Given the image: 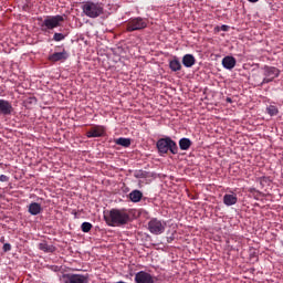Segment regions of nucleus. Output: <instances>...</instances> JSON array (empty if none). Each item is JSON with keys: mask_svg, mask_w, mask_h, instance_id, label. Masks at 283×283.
<instances>
[{"mask_svg": "<svg viewBox=\"0 0 283 283\" xmlns=\"http://www.w3.org/2000/svg\"><path fill=\"white\" fill-rule=\"evenodd\" d=\"M108 227H123L129 222V212L126 209H112L104 214Z\"/></svg>", "mask_w": 283, "mask_h": 283, "instance_id": "1", "label": "nucleus"}, {"mask_svg": "<svg viewBox=\"0 0 283 283\" xmlns=\"http://www.w3.org/2000/svg\"><path fill=\"white\" fill-rule=\"evenodd\" d=\"M82 12L88 19H98L105 13V6L101 2L87 1L83 3Z\"/></svg>", "mask_w": 283, "mask_h": 283, "instance_id": "2", "label": "nucleus"}, {"mask_svg": "<svg viewBox=\"0 0 283 283\" xmlns=\"http://www.w3.org/2000/svg\"><path fill=\"white\" fill-rule=\"evenodd\" d=\"M156 147H157L160 156H163L165 154H169V151L174 156H176V154H178V144H176V142L174 139H171V137H164V138L158 139L156 143Z\"/></svg>", "mask_w": 283, "mask_h": 283, "instance_id": "3", "label": "nucleus"}, {"mask_svg": "<svg viewBox=\"0 0 283 283\" xmlns=\"http://www.w3.org/2000/svg\"><path fill=\"white\" fill-rule=\"evenodd\" d=\"M65 21V18L61 14L57 15H46L45 19L40 24L42 32H50L55 28H61V24Z\"/></svg>", "mask_w": 283, "mask_h": 283, "instance_id": "4", "label": "nucleus"}, {"mask_svg": "<svg viewBox=\"0 0 283 283\" xmlns=\"http://www.w3.org/2000/svg\"><path fill=\"white\" fill-rule=\"evenodd\" d=\"M147 19L145 18H130L127 22H126V32H136V31H140V30H145V28H147Z\"/></svg>", "mask_w": 283, "mask_h": 283, "instance_id": "5", "label": "nucleus"}, {"mask_svg": "<svg viewBox=\"0 0 283 283\" xmlns=\"http://www.w3.org/2000/svg\"><path fill=\"white\" fill-rule=\"evenodd\" d=\"M165 229H167V223L163 220L153 218L148 222V231H150L153 235H161V233H165Z\"/></svg>", "mask_w": 283, "mask_h": 283, "instance_id": "6", "label": "nucleus"}, {"mask_svg": "<svg viewBox=\"0 0 283 283\" xmlns=\"http://www.w3.org/2000/svg\"><path fill=\"white\" fill-rule=\"evenodd\" d=\"M263 81L261 83V85H265L266 83H273V81H275V78H277V76H280V69L275 67V66H269L265 65L263 67Z\"/></svg>", "mask_w": 283, "mask_h": 283, "instance_id": "7", "label": "nucleus"}, {"mask_svg": "<svg viewBox=\"0 0 283 283\" xmlns=\"http://www.w3.org/2000/svg\"><path fill=\"white\" fill-rule=\"evenodd\" d=\"M64 283H90V279L83 274H63Z\"/></svg>", "mask_w": 283, "mask_h": 283, "instance_id": "8", "label": "nucleus"}, {"mask_svg": "<svg viewBox=\"0 0 283 283\" xmlns=\"http://www.w3.org/2000/svg\"><path fill=\"white\" fill-rule=\"evenodd\" d=\"M70 59V54L65 49L62 50V52H54L51 55H49V61L51 63H59V61H67Z\"/></svg>", "mask_w": 283, "mask_h": 283, "instance_id": "9", "label": "nucleus"}, {"mask_svg": "<svg viewBox=\"0 0 283 283\" xmlns=\"http://www.w3.org/2000/svg\"><path fill=\"white\" fill-rule=\"evenodd\" d=\"M136 283H154V276L146 271H139L135 274Z\"/></svg>", "mask_w": 283, "mask_h": 283, "instance_id": "10", "label": "nucleus"}, {"mask_svg": "<svg viewBox=\"0 0 283 283\" xmlns=\"http://www.w3.org/2000/svg\"><path fill=\"white\" fill-rule=\"evenodd\" d=\"M12 112H14L12 103L8 102L7 99H0V114L3 116H10Z\"/></svg>", "mask_w": 283, "mask_h": 283, "instance_id": "11", "label": "nucleus"}, {"mask_svg": "<svg viewBox=\"0 0 283 283\" xmlns=\"http://www.w3.org/2000/svg\"><path fill=\"white\" fill-rule=\"evenodd\" d=\"M105 135V128L103 126H94L87 133V138H101Z\"/></svg>", "mask_w": 283, "mask_h": 283, "instance_id": "12", "label": "nucleus"}, {"mask_svg": "<svg viewBox=\"0 0 283 283\" xmlns=\"http://www.w3.org/2000/svg\"><path fill=\"white\" fill-rule=\"evenodd\" d=\"M223 205H226V207H233V205H238V195L235 192L226 193L223 196Z\"/></svg>", "mask_w": 283, "mask_h": 283, "instance_id": "13", "label": "nucleus"}, {"mask_svg": "<svg viewBox=\"0 0 283 283\" xmlns=\"http://www.w3.org/2000/svg\"><path fill=\"white\" fill-rule=\"evenodd\" d=\"M28 211L31 216H39L43 212V207H41V203L39 202H31L28 206Z\"/></svg>", "mask_w": 283, "mask_h": 283, "instance_id": "14", "label": "nucleus"}, {"mask_svg": "<svg viewBox=\"0 0 283 283\" xmlns=\"http://www.w3.org/2000/svg\"><path fill=\"white\" fill-rule=\"evenodd\" d=\"M235 57L233 56H226L222 59V65L226 70H233V67H235Z\"/></svg>", "mask_w": 283, "mask_h": 283, "instance_id": "15", "label": "nucleus"}, {"mask_svg": "<svg viewBox=\"0 0 283 283\" xmlns=\"http://www.w3.org/2000/svg\"><path fill=\"white\" fill-rule=\"evenodd\" d=\"M182 65L185 67H193L196 65V57L193 54H186L182 56Z\"/></svg>", "mask_w": 283, "mask_h": 283, "instance_id": "16", "label": "nucleus"}, {"mask_svg": "<svg viewBox=\"0 0 283 283\" xmlns=\"http://www.w3.org/2000/svg\"><path fill=\"white\" fill-rule=\"evenodd\" d=\"M169 67L171 72H180V70H182V64L177 56H174V59L169 61Z\"/></svg>", "mask_w": 283, "mask_h": 283, "instance_id": "17", "label": "nucleus"}, {"mask_svg": "<svg viewBox=\"0 0 283 283\" xmlns=\"http://www.w3.org/2000/svg\"><path fill=\"white\" fill-rule=\"evenodd\" d=\"M193 143L191 142V139L184 137L179 140V148L181 149V151H188V149L191 148V145Z\"/></svg>", "mask_w": 283, "mask_h": 283, "instance_id": "18", "label": "nucleus"}, {"mask_svg": "<svg viewBox=\"0 0 283 283\" xmlns=\"http://www.w3.org/2000/svg\"><path fill=\"white\" fill-rule=\"evenodd\" d=\"M129 200L132 202H140L143 200V192L140 190H133L129 193Z\"/></svg>", "mask_w": 283, "mask_h": 283, "instance_id": "19", "label": "nucleus"}, {"mask_svg": "<svg viewBox=\"0 0 283 283\" xmlns=\"http://www.w3.org/2000/svg\"><path fill=\"white\" fill-rule=\"evenodd\" d=\"M40 251H44V253H54L56 251V248L54 245L48 244V242H42L39 244Z\"/></svg>", "mask_w": 283, "mask_h": 283, "instance_id": "20", "label": "nucleus"}, {"mask_svg": "<svg viewBox=\"0 0 283 283\" xmlns=\"http://www.w3.org/2000/svg\"><path fill=\"white\" fill-rule=\"evenodd\" d=\"M115 143L119 145L120 147H130L132 145V139L125 138V137H119L115 139Z\"/></svg>", "mask_w": 283, "mask_h": 283, "instance_id": "21", "label": "nucleus"}, {"mask_svg": "<svg viewBox=\"0 0 283 283\" xmlns=\"http://www.w3.org/2000/svg\"><path fill=\"white\" fill-rule=\"evenodd\" d=\"M266 112L270 116H277V114H280V111L277 109L276 106H273V105H270L268 108H266Z\"/></svg>", "mask_w": 283, "mask_h": 283, "instance_id": "22", "label": "nucleus"}, {"mask_svg": "<svg viewBox=\"0 0 283 283\" xmlns=\"http://www.w3.org/2000/svg\"><path fill=\"white\" fill-rule=\"evenodd\" d=\"M92 223L83 222L81 226V230L83 231V233H90L92 231Z\"/></svg>", "mask_w": 283, "mask_h": 283, "instance_id": "23", "label": "nucleus"}, {"mask_svg": "<svg viewBox=\"0 0 283 283\" xmlns=\"http://www.w3.org/2000/svg\"><path fill=\"white\" fill-rule=\"evenodd\" d=\"M53 41H56V42L65 41V34H63V33H54Z\"/></svg>", "mask_w": 283, "mask_h": 283, "instance_id": "24", "label": "nucleus"}, {"mask_svg": "<svg viewBox=\"0 0 283 283\" xmlns=\"http://www.w3.org/2000/svg\"><path fill=\"white\" fill-rule=\"evenodd\" d=\"M2 249L4 253H8V251H12V245L10 243H4Z\"/></svg>", "mask_w": 283, "mask_h": 283, "instance_id": "25", "label": "nucleus"}, {"mask_svg": "<svg viewBox=\"0 0 283 283\" xmlns=\"http://www.w3.org/2000/svg\"><path fill=\"white\" fill-rule=\"evenodd\" d=\"M10 180V177L6 175H0V182H8Z\"/></svg>", "mask_w": 283, "mask_h": 283, "instance_id": "26", "label": "nucleus"}, {"mask_svg": "<svg viewBox=\"0 0 283 283\" xmlns=\"http://www.w3.org/2000/svg\"><path fill=\"white\" fill-rule=\"evenodd\" d=\"M220 30H221L222 32H229V25L222 24V25L220 27Z\"/></svg>", "mask_w": 283, "mask_h": 283, "instance_id": "27", "label": "nucleus"}, {"mask_svg": "<svg viewBox=\"0 0 283 283\" xmlns=\"http://www.w3.org/2000/svg\"><path fill=\"white\" fill-rule=\"evenodd\" d=\"M226 102H227V103H233V99H231V97H227V98H226Z\"/></svg>", "mask_w": 283, "mask_h": 283, "instance_id": "28", "label": "nucleus"}, {"mask_svg": "<svg viewBox=\"0 0 283 283\" xmlns=\"http://www.w3.org/2000/svg\"><path fill=\"white\" fill-rule=\"evenodd\" d=\"M250 3H258L260 0H248Z\"/></svg>", "mask_w": 283, "mask_h": 283, "instance_id": "29", "label": "nucleus"}, {"mask_svg": "<svg viewBox=\"0 0 283 283\" xmlns=\"http://www.w3.org/2000/svg\"><path fill=\"white\" fill-rule=\"evenodd\" d=\"M4 241H6V238L2 237V238L0 239V242H4Z\"/></svg>", "mask_w": 283, "mask_h": 283, "instance_id": "30", "label": "nucleus"}, {"mask_svg": "<svg viewBox=\"0 0 283 283\" xmlns=\"http://www.w3.org/2000/svg\"><path fill=\"white\" fill-rule=\"evenodd\" d=\"M39 21H43V18H39Z\"/></svg>", "mask_w": 283, "mask_h": 283, "instance_id": "31", "label": "nucleus"}]
</instances>
